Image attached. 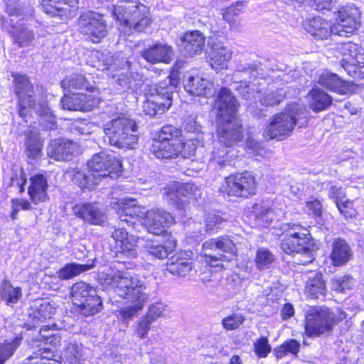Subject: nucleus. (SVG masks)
<instances>
[{
  "instance_id": "obj_1",
  "label": "nucleus",
  "mask_w": 364,
  "mask_h": 364,
  "mask_svg": "<svg viewBox=\"0 0 364 364\" xmlns=\"http://www.w3.org/2000/svg\"><path fill=\"white\" fill-rule=\"evenodd\" d=\"M98 279L102 287L113 289L119 296L131 303L118 311V316L124 322L133 319L149 301L146 284L136 274L109 269L100 272Z\"/></svg>"
},
{
  "instance_id": "obj_2",
  "label": "nucleus",
  "mask_w": 364,
  "mask_h": 364,
  "mask_svg": "<svg viewBox=\"0 0 364 364\" xmlns=\"http://www.w3.org/2000/svg\"><path fill=\"white\" fill-rule=\"evenodd\" d=\"M87 171L70 168L66 175L82 189H94L103 178H117L122 172V164L116 157L105 152L94 154L87 162Z\"/></svg>"
},
{
  "instance_id": "obj_3",
  "label": "nucleus",
  "mask_w": 364,
  "mask_h": 364,
  "mask_svg": "<svg viewBox=\"0 0 364 364\" xmlns=\"http://www.w3.org/2000/svg\"><path fill=\"white\" fill-rule=\"evenodd\" d=\"M11 76L19 116L26 118L35 112L39 117L38 123L43 129H53L54 117L46 103L38 97L29 78L19 73H12Z\"/></svg>"
},
{
  "instance_id": "obj_4",
  "label": "nucleus",
  "mask_w": 364,
  "mask_h": 364,
  "mask_svg": "<svg viewBox=\"0 0 364 364\" xmlns=\"http://www.w3.org/2000/svg\"><path fill=\"white\" fill-rule=\"evenodd\" d=\"M238 106L237 100L228 88L223 87L219 91L215 107L218 120L223 124L219 126L218 136L220 145L226 148L235 146L243 139L241 125L232 122Z\"/></svg>"
},
{
  "instance_id": "obj_5",
  "label": "nucleus",
  "mask_w": 364,
  "mask_h": 364,
  "mask_svg": "<svg viewBox=\"0 0 364 364\" xmlns=\"http://www.w3.org/2000/svg\"><path fill=\"white\" fill-rule=\"evenodd\" d=\"M281 230L280 247L284 252L292 255L299 264L313 262L316 247L306 228L299 223H287L282 225Z\"/></svg>"
},
{
  "instance_id": "obj_6",
  "label": "nucleus",
  "mask_w": 364,
  "mask_h": 364,
  "mask_svg": "<svg viewBox=\"0 0 364 364\" xmlns=\"http://www.w3.org/2000/svg\"><path fill=\"white\" fill-rule=\"evenodd\" d=\"M105 141L122 149H134L139 141L138 127L134 120L121 114L104 126Z\"/></svg>"
},
{
  "instance_id": "obj_7",
  "label": "nucleus",
  "mask_w": 364,
  "mask_h": 364,
  "mask_svg": "<svg viewBox=\"0 0 364 364\" xmlns=\"http://www.w3.org/2000/svg\"><path fill=\"white\" fill-rule=\"evenodd\" d=\"M114 15L129 30L144 31L151 23L149 8L138 0H122L114 7Z\"/></svg>"
},
{
  "instance_id": "obj_8",
  "label": "nucleus",
  "mask_w": 364,
  "mask_h": 364,
  "mask_svg": "<svg viewBox=\"0 0 364 364\" xmlns=\"http://www.w3.org/2000/svg\"><path fill=\"white\" fill-rule=\"evenodd\" d=\"M177 84V80L167 77L164 81L150 85L146 94V100L142 105L144 113L154 117L168 109L171 106L172 95Z\"/></svg>"
},
{
  "instance_id": "obj_9",
  "label": "nucleus",
  "mask_w": 364,
  "mask_h": 364,
  "mask_svg": "<svg viewBox=\"0 0 364 364\" xmlns=\"http://www.w3.org/2000/svg\"><path fill=\"white\" fill-rule=\"evenodd\" d=\"M200 255L208 265L223 268V262L231 261L237 257V247L229 236L222 235L203 242Z\"/></svg>"
},
{
  "instance_id": "obj_10",
  "label": "nucleus",
  "mask_w": 364,
  "mask_h": 364,
  "mask_svg": "<svg viewBox=\"0 0 364 364\" xmlns=\"http://www.w3.org/2000/svg\"><path fill=\"white\" fill-rule=\"evenodd\" d=\"M301 109L297 104L288 105L281 112L274 114L264 132L266 139L282 141L290 136L298 122Z\"/></svg>"
},
{
  "instance_id": "obj_11",
  "label": "nucleus",
  "mask_w": 364,
  "mask_h": 364,
  "mask_svg": "<svg viewBox=\"0 0 364 364\" xmlns=\"http://www.w3.org/2000/svg\"><path fill=\"white\" fill-rule=\"evenodd\" d=\"M345 318L346 314L338 309L333 311L328 308L313 309L306 316L305 333L309 337L320 336Z\"/></svg>"
},
{
  "instance_id": "obj_12",
  "label": "nucleus",
  "mask_w": 364,
  "mask_h": 364,
  "mask_svg": "<svg viewBox=\"0 0 364 364\" xmlns=\"http://www.w3.org/2000/svg\"><path fill=\"white\" fill-rule=\"evenodd\" d=\"M73 303L77 306L82 314L90 316L97 313L102 305L96 289L90 284L79 282L70 289Z\"/></svg>"
},
{
  "instance_id": "obj_13",
  "label": "nucleus",
  "mask_w": 364,
  "mask_h": 364,
  "mask_svg": "<svg viewBox=\"0 0 364 364\" xmlns=\"http://www.w3.org/2000/svg\"><path fill=\"white\" fill-rule=\"evenodd\" d=\"M77 27L80 33L94 43H100L107 33V23L102 16L91 11L80 14Z\"/></svg>"
},
{
  "instance_id": "obj_14",
  "label": "nucleus",
  "mask_w": 364,
  "mask_h": 364,
  "mask_svg": "<svg viewBox=\"0 0 364 364\" xmlns=\"http://www.w3.org/2000/svg\"><path fill=\"white\" fill-rule=\"evenodd\" d=\"M114 243H110L112 250L119 259H133L137 257L139 237L129 235L123 228H115L111 235Z\"/></svg>"
},
{
  "instance_id": "obj_15",
  "label": "nucleus",
  "mask_w": 364,
  "mask_h": 364,
  "mask_svg": "<svg viewBox=\"0 0 364 364\" xmlns=\"http://www.w3.org/2000/svg\"><path fill=\"white\" fill-rule=\"evenodd\" d=\"M360 23V13L354 6L341 7L337 14V24L333 33L340 36H348L358 29Z\"/></svg>"
},
{
  "instance_id": "obj_16",
  "label": "nucleus",
  "mask_w": 364,
  "mask_h": 364,
  "mask_svg": "<svg viewBox=\"0 0 364 364\" xmlns=\"http://www.w3.org/2000/svg\"><path fill=\"white\" fill-rule=\"evenodd\" d=\"M100 97L96 94L65 95L61 100L63 109L70 111H90L98 105Z\"/></svg>"
},
{
  "instance_id": "obj_17",
  "label": "nucleus",
  "mask_w": 364,
  "mask_h": 364,
  "mask_svg": "<svg viewBox=\"0 0 364 364\" xmlns=\"http://www.w3.org/2000/svg\"><path fill=\"white\" fill-rule=\"evenodd\" d=\"M183 86L186 91L189 94L207 98L213 96L217 90L212 81L199 75H185Z\"/></svg>"
},
{
  "instance_id": "obj_18",
  "label": "nucleus",
  "mask_w": 364,
  "mask_h": 364,
  "mask_svg": "<svg viewBox=\"0 0 364 364\" xmlns=\"http://www.w3.org/2000/svg\"><path fill=\"white\" fill-rule=\"evenodd\" d=\"M173 222V218L168 212L164 209L154 208L146 211L143 223L149 232L161 235L164 232V228L169 226Z\"/></svg>"
},
{
  "instance_id": "obj_19",
  "label": "nucleus",
  "mask_w": 364,
  "mask_h": 364,
  "mask_svg": "<svg viewBox=\"0 0 364 364\" xmlns=\"http://www.w3.org/2000/svg\"><path fill=\"white\" fill-rule=\"evenodd\" d=\"M133 198L124 199L119 205L117 212L119 218L122 222H125L131 225H134L141 220H144L146 210L144 207L140 206L135 203Z\"/></svg>"
},
{
  "instance_id": "obj_20",
  "label": "nucleus",
  "mask_w": 364,
  "mask_h": 364,
  "mask_svg": "<svg viewBox=\"0 0 364 364\" xmlns=\"http://www.w3.org/2000/svg\"><path fill=\"white\" fill-rule=\"evenodd\" d=\"M77 143L73 141L56 139L47 147L48 156L56 161H68L74 156L77 150Z\"/></svg>"
},
{
  "instance_id": "obj_21",
  "label": "nucleus",
  "mask_w": 364,
  "mask_h": 364,
  "mask_svg": "<svg viewBox=\"0 0 364 364\" xmlns=\"http://www.w3.org/2000/svg\"><path fill=\"white\" fill-rule=\"evenodd\" d=\"M184 148L181 141H167L154 139L151 150L158 159H168L177 157Z\"/></svg>"
},
{
  "instance_id": "obj_22",
  "label": "nucleus",
  "mask_w": 364,
  "mask_h": 364,
  "mask_svg": "<svg viewBox=\"0 0 364 364\" xmlns=\"http://www.w3.org/2000/svg\"><path fill=\"white\" fill-rule=\"evenodd\" d=\"M181 50L191 57L200 54L203 50L205 37L199 31H188L181 37Z\"/></svg>"
},
{
  "instance_id": "obj_23",
  "label": "nucleus",
  "mask_w": 364,
  "mask_h": 364,
  "mask_svg": "<svg viewBox=\"0 0 364 364\" xmlns=\"http://www.w3.org/2000/svg\"><path fill=\"white\" fill-rule=\"evenodd\" d=\"M318 83L322 87L338 94H347L353 92L355 90L353 83L344 81L337 75L327 71L320 75Z\"/></svg>"
},
{
  "instance_id": "obj_24",
  "label": "nucleus",
  "mask_w": 364,
  "mask_h": 364,
  "mask_svg": "<svg viewBox=\"0 0 364 364\" xmlns=\"http://www.w3.org/2000/svg\"><path fill=\"white\" fill-rule=\"evenodd\" d=\"M78 0H41L42 11L53 17L67 16L70 9L75 7Z\"/></svg>"
},
{
  "instance_id": "obj_25",
  "label": "nucleus",
  "mask_w": 364,
  "mask_h": 364,
  "mask_svg": "<svg viewBox=\"0 0 364 364\" xmlns=\"http://www.w3.org/2000/svg\"><path fill=\"white\" fill-rule=\"evenodd\" d=\"M303 26L304 29L311 36L318 39H325L333 33V26L331 22L326 21L321 17H315L304 21Z\"/></svg>"
},
{
  "instance_id": "obj_26",
  "label": "nucleus",
  "mask_w": 364,
  "mask_h": 364,
  "mask_svg": "<svg viewBox=\"0 0 364 364\" xmlns=\"http://www.w3.org/2000/svg\"><path fill=\"white\" fill-rule=\"evenodd\" d=\"M64 90L72 91L75 90H85L92 94L100 96V90L95 88V83H91L83 75L73 73L66 77L61 82Z\"/></svg>"
},
{
  "instance_id": "obj_27",
  "label": "nucleus",
  "mask_w": 364,
  "mask_h": 364,
  "mask_svg": "<svg viewBox=\"0 0 364 364\" xmlns=\"http://www.w3.org/2000/svg\"><path fill=\"white\" fill-rule=\"evenodd\" d=\"M143 58L151 63H168L173 58V50L171 46L163 44H156L142 52Z\"/></svg>"
},
{
  "instance_id": "obj_28",
  "label": "nucleus",
  "mask_w": 364,
  "mask_h": 364,
  "mask_svg": "<svg viewBox=\"0 0 364 364\" xmlns=\"http://www.w3.org/2000/svg\"><path fill=\"white\" fill-rule=\"evenodd\" d=\"M73 210L78 218L90 224L101 225L105 222L104 215L93 204L76 205Z\"/></svg>"
},
{
  "instance_id": "obj_29",
  "label": "nucleus",
  "mask_w": 364,
  "mask_h": 364,
  "mask_svg": "<svg viewBox=\"0 0 364 364\" xmlns=\"http://www.w3.org/2000/svg\"><path fill=\"white\" fill-rule=\"evenodd\" d=\"M232 55L230 48L221 43L215 44L210 53V64L216 70L227 68Z\"/></svg>"
},
{
  "instance_id": "obj_30",
  "label": "nucleus",
  "mask_w": 364,
  "mask_h": 364,
  "mask_svg": "<svg viewBox=\"0 0 364 364\" xmlns=\"http://www.w3.org/2000/svg\"><path fill=\"white\" fill-rule=\"evenodd\" d=\"M47 180L43 175H36L31 178V185L28 193L30 198L35 204L44 202L48 198Z\"/></svg>"
},
{
  "instance_id": "obj_31",
  "label": "nucleus",
  "mask_w": 364,
  "mask_h": 364,
  "mask_svg": "<svg viewBox=\"0 0 364 364\" xmlns=\"http://www.w3.org/2000/svg\"><path fill=\"white\" fill-rule=\"evenodd\" d=\"M193 269L191 259L187 258L184 254H178L171 257L167 264L166 269L173 275L185 277Z\"/></svg>"
},
{
  "instance_id": "obj_32",
  "label": "nucleus",
  "mask_w": 364,
  "mask_h": 364,
  "mask_svg": "<svg viewBox=\"0 0 364 364\" xmlns=\"http://www.w3.org/2000/svg\"><path fill=\"white\" fill-rule=\"evenodd\" d=\"M53 310L50 302L43 299L37 300L31 307L29 316L32 318L35 325L50 318Z\"/></svg>"
},
{
  "instance_id": "obj_33",
  "label": "nucleus",
  "mask_w": 364,
  "mask_h": 364,
  "mask_svg": "<svg viewBox=\"0 0 364 364\" xmlns=\"http://www.w3.org/2000/svg\"><path fill=\"white\" fill-rule=\"evenodd\" d=\"M332 247L331 258L335 266L343 265L350 259L352 252L344 240L341 238L336 240L333 243Z\"/></svg>"
},
{
  "instance_id": "obj_34",
  "label": "nucleus",
  "mask_w": 364,
  "mask_h": 364,
  "mask_svg": "<svg viewBox=\"0 0 364 364\" xmlns=\"http://www.w3.org/2000/svg\"><path fill=\"white\" fill-rule=\"evenodd\" d=\"M10 33L14 43L20 48L30 46L35 38L33 31L23 24L12 26Z\"/></svg>"
},
{
  "instance_id": "obj_35",
  "label": "nucleus",
  "mask_w": 364,
  "mask_h": 364,
  "mask_svg": "<svg viewBox=\"0 0 364 364\" xmlns=\"http://www.w3.org/2000/svg\"><path fill=\"white\" fill-rule=\"evenodd\" d=\"M306 294L312 299L323 297L326 292V283L323 279L322 274L315 273L309 278L305 287Z\"/></svg>"
},
{
  "instance_id": "obj_36",
  "label": "nucleus",
  "mask_w": 364,
  "mask_h": 364,
  "mask_svg": "<svg viewBox=\"0 0 364 364\" xmlns=\"http://www.w3.org/2000/svg\"><path fill=\"white\" fill-rule=\"evenodd\" d=\"M22 296L21 287H14L8 279H4L0 285V299L8 306L16 304Z\"/></svg>"
},
{
  "instance_id": "obj_37",
  "label": "nucleus",
  "mask_w": 364,
  "mask_h": 364,
  "mask_svg": "<svg viewBox=\"0 0 364 364\" xmlns=\"http://www.w3.org/2000/svg\"><path fill=\"white\" fill-rule=\"evenodd\" d=\"M309 106L315 112L327 109L332 102L330 96L318 89H313L309 93Z\"/></svg>"
},
{
  "instance_id": "obj_38",
  "label": "nucleus",
  "mask_w": 364,
  "mask_h": 364,
  "mask_svg": "<svg viewBox=\"0 0 364 364\" xmlns=\"http://www.w3.org/2000/svg\"><path fill=\"white\" fill-rule=\"evenodd\" d=\"M341 66L353 78H364V60L355 58H343Z\"/></svg>"
},
{
  "instance_id": "obj_39",
  "label": "nucleus",
  "mask_w": 364,
  "mask_h": 364,
  "mask_svg": "<svg viewBox=\"0 0 364 364\" xmlns=\"http://www.w3.org/2000/svg\"><path fill=\"white\" fill-rule=\"evenodd\" d=\"M26 153L29 158L38 157L42 150L43 142L39 137V134L34 131H28L25 133Z\"/></svg>"
},
{
  "instance_id": "obj_40",
  "label": "nucleus",
  "mask_w": 364,
  "mask_h": 364,
  "mask_svg": "<svg viewBox=\"0 0 364 364\" xmlns=\"http://www.w3.org/2000/svg\"><path fill=\"white\" fill-rule=\"evenodd\" d=\"M176 246V242H172L169 245H162L154 240H147L144 244V249L146 252L157 259H163L166 258L168 255L173 251Z\"/></svg>"
},
{
  "instance_id": "obj_41",
  "label": "nucleus",
  "mask_w": 364,
  "mask_h": 364,
  "mask_svg": "<svg viewBox=\"0 0 364 364\" xmlns=\"http://www.w3.org/2000/svg\"><path fill=\"white\" fill-rule=\"evenodd\" d=\"M93 267V264H67L57 272L58 277L62 280L70 279L82 272L91 269Z\"/></svg>"
},
{
  "instance_id": "obj_42",
  "label": "nucleus",
  "mask_w": 364,
  "mask_h": 364,
  "mask_svg": "<svg viewBox=\"0 0 364 364\" xmlns=\"http://www.w3.org/2000/svg\"><path fill=\"white\" fill-rule=\"evenodd\" d=\"M239 177L240 173L226 177L221 186L220 191L227 193L228 196L242 197L241 183Z\"/></svg>"
},
{
  "instance_id": "obj_43",
  "label": "nucleus",
  "mask_w": 364,
  "mask_h": 364,
  "mask_svg": "<svg viewBox=\"0 0 364 364\" xmlns=\"http://www.w3.org/2000/svg\"><path fill=\"white\" fill-rule=\"evenodd\" d=\"M259 101L264 106H274L279 105L286 97L283 88L268 90L263 95L259 96Z\"/></svg>"
},
{
  "instance_id": "obj_44",
  "label": "nucleus",
  "mask_w": 364,
  "mask_h": 364,
  "mask_svg": "<svg viewBox=\"0 0 364 364\" xmlns=\"http://www.w3.org/2000/svg\"><path fill=\"white\" fill-rule=\"evenodd\" d=\"M242 197H247L255 194L256 181L255 178L250 173L245 172L240 173Z\"/></svg>"
},
{
  "instance_id": "obj_45",
  "label": "nucleus",
  "mask_w": 364,
  "mask_h": 364,
  "mask_svg": "<svg viewBox=\"0 0 364 364\" xmlns=\"http://www.w3.org/2000/svg\"><path fill=\"white\" fill-rule=\"evenodd\" d=\"M262 84V83L260 82L257 83L250 82L249 84H247V82L244 81L240 82L239 84L236 83L234 86V89L238 91L244 99L248 100L255 97V92H260V90L257 88V85Z\"/></svg>"
},
{
  "instance_id": "obj_46",
  "label": "nucleus",
  "mask_w": 364,
  "mask_h": 364,
  "mask_svg": "<svg viewBox=\"0 0 364 364\" xmlns=\"http://www.w3.org/2000/svg\"><path fill=\"white\" fill-rule=\"evenodd\" d=\"M82 347L77 344L69 343L63 355V360L67 364H78L82 355Z\"/></svg>"
},
{
  "instance_id": "obj_47",
  "label": "nucleus",
  "mask_w": 364,
  "mask_h": 364,
  "mask_svg": "<svg viewBox=\"0 0 364 364\" xmlns=\"http://www.w3.org/2000/svg\"><path fill=\"white\" fill-rule=\"evenodd\" d=\"M300 343L294 339L286 341L282 345L274 349V354L277 358H281L288 353L296 355L299 351Z\"/></svg>"
},
{
  "instance_id": "obj_48",
  "label": "nucleus",
  "mask_w": 364,
  "mask_h": 364,
  "mask_svg": "<svg viewBox=\"0 0 364 364\" xmlns=\"http://www.w3.org/2000/svg\"><path fill=\"white\" fill-rule=\"evenodd\" d=\"M340 53L345 58H355L364 60V53L360 52V47L358 45L346 42L338 47Z\"/></svg>"
},
{
  "instance_id": "obj_49",
  "label": "nucleus",
  "mask_w": 364,
  "mask_h": 364,
  "mask_svg": "<svg viewBox=\"0 0 364 364\" xmlns=\"http://www.w3.org/2000/svg\"><path fill=\"white\" fill-rule=\"evenodd\" d=\"M181 136V129L172 125H166L161 128L155 139L167 141H181L179 139Z\"/></svg>"
},
{
  "instance_id": "obj_50",
  "label": "nucleus",
  "mask_w": 364,
  "mask_h": 364,
  "mask_svg": "<svg viewBox=\"0 0 364 364\" xmlns=\"http://www.w3.org/2000/svg\"><path fill=\"white\" fill-rule=\"evenodd\" d=\"M274 259V255L268 249H259L255 257L256 266L259 269L268 268Z\"/></svg>"
},
{
  "instance_id": "obj_51",
  "label": "nucleus",
  "mask_w": 364,
  "mask_h": 364,
  "mask_svg": "<svg viewBox=\"0 0 364 364\" xmlns=\"http://www.w3.org/2000/svg\"><path fill=\"white\" fill-rule=\"evenodd\" d=\"M21 338L16 337L11 343L0 344V364H4L14 353L21 343Z\"/></svg>"
},
{
  "instance_id": "obj_52",
  "label": "nucleus",
  "mask_w": 364,
  "mask_h": 364,
  "mask_svg": "<svg viewBox=\"0 0 364 364\" xmlns=\"http://www.w3.org/2000/svg\"><path fill=\"white\" fill-rule=\"evenodd\" d=\"M55 357L57 355L50 348H40L36 351H34L28 358L31 360L37 359L36 362H41L42 360L46 363L56 361L58 364H60V362L55 358Z\"/></svg>"
},
{
  "instance_id": "obj_53",
  "label": "nucleus",
  "mask_w": 364,
  "mask_h": 364,
  "mask_svg": "<svg viewBox=\"0 0 364 364\" xmlns=\"http://www.w3.org/2000/svg\"><path fill=\"white\" fill-rule=\"evenodd\" d=\"M353 284V279L350 276L336 277L332 279V289L338 292L350 289Z\"/></svg>"
},
{
  "instance_id": "obj_54",
  "label": "nucleus",
  "mask_w": 364,
  "mask_h": 364,
  "mask_svg": "<svg viewBox=\"0 0 364 364\" xmlns=\"http://www.w3.org/2000/svg\"><path fill=\"white\" fill-rule=\"evenodd\" d=\"M153 322L146 316H143L136 323L135 334L140 338H146Z\"/></svg>"
},
{
  "instance_id": "obj_55",
  "label": "nucleus",
  "mask_w": 364,
  "mask_h": 364,
  "mask_svg": "<svg viewBox=\"0 0 364 364\" xmlns=\"http://www.w3.org/2000/svg\"><path fill=\"white\" fill-rule=\"evenodd\" d=\"M32 208L31 203L28 200L21 198H14L11 200V218L16 220L20 210H28Z\"/></svg>"
},
{
  "instance_id": "obj_56",
  "label": "nucleus",
  "mask_w": 364,
  "mask_h": 364,
  "mask_svg": "<svg viewBox=\"0 0 364 364\" xmlns=\"http://www.w3.org/2000/svg\"><path fill=\"white\" fill-rule=\"evenodd\" d=\"M254 349L256 355L259 358H265L271 351L267 337L262 336L254 343Z\"/></svg>"
},
{
  "instance_id": "obj_57",
  "label": "nucleus",
  "mask_w": 364,
  "mask_h": 364,
  "mask_svg": "<svg viewBox=\"0 0 364 364\" xmlns=\"http://www.w3.org/2000/svg\"><path fill=\"white\" fill-rule=\"evenodd\" d=\"M166 306L161 302H156L150 305L146 314L144 315L152 321H155L159 317L164 316Z\"/></svg>"
},
{
  "instance_id": "obj_58",
  "label": "nucleus",
  "mask_w": 364,
  "mask_h": 364,
  "mask_svg": "<svg viewBox=\"0 0 364 364\" xmlns=\"http://www.w3.org/2000/svg\"><path fill=\"white\" fill-rule=\"evenodd\" d=\"M245 321L244 316L240 314H232L224 318L222 321L223 327L227 330H233L238 328Z\"/></svg>"
},
{
  "instance_id": "obj_59",
  "label": "nucleus",
  "mask_w": 364,
  "mask_h": 364,
  "mask_svg": "<svg viewBox=\"0 0 364 364\" xmlns=\"http://www.w3.org/2000/svg\"><path fill=\"white\" fill-rule=\"evenodd\" d=\"M242 73L245 75H248L250 79H256L258 77L259 75L258 68L256 65H249L248 67L238 68L233 74L235 80L240 79Z\"/></svg>"
},
{
  "instance_id": "obj_60",
  "label": "nucleus",
  "mask_w": 364,
  "mask_h": 364,
  "mask_svg": "<svg viewBox=\"0 0 364 364\" xmlns=\"http://www.w3.org/2000/svg\"><path fill=\"white\" fill-rule=\"evenodd\" d=\"M340 213L345 218H353L355 215V210L353 208V203L349 200H342L336 203Z\"/></svg>"
},
{
  "instance_id": "obj_61",
  "label": "nucleus",
  "mask_w": 364,
  "mask_h": 364,
  "mask_svg": "<svg viewBox=\"0 0 364 364\" xmlns=\"http://www.w3.org/2000/svg\"><path fill=\"white\" fill-rule=\"evenodd\" d=\"M179 192L188 198L196 199L200 196V190L199 187L193 183H186L183 184L179 188Z\"/></svg>"
},
{
  "instance_id": "obj_62",
  "label": "nucleus",
  "mask_w": 364,
  "mask_h": 364,
  "mask_svg": "<svg viewBox=\"0 0 364 364\" xmlns=\"http://www.w3.org/2000/svg\"><path fill=\"white\" fill-rule=\"evenodd\" d=\"M256 220L259 225L267 227L274 220V213L272 210L265 208L262 210L260 213L257 215Z\"/></svg>"
},
{
  "instance_id": "obj_63",
  "label": "nucleus",
  "mask_w": 364,
  "mask_h": 364,
  "mask_svg": "<svg viewBox=\"0 0 364 364\" xmlns=\"http://www.w3.org/2000/svg\"><path fill=\"white\" fill-rule=\"evenodd\" d=\"M223 221V218L218 215L215 213L208 214L205 219L206 232L215 230Z\"/></svg>"
},
{
  "instance_id": "obj_64",
  "label": "nucleus",
  "mask_w": 364,
  "mask_h": 364,
  "mask_svg": "<svg viewBox=\"0 0 364 364\" xmlns=\"http://www.w3.org/2000/svg\"><path fill=\"white\" fill-rule=\"evenodd\" d=\"M228 154V150L220 149V147L215 148L213 151V160L220 165H225L229 162Z\"/></svg>"
}]
</instances>
